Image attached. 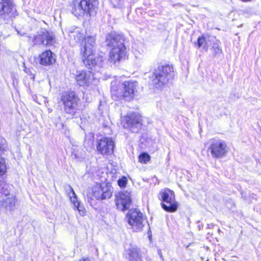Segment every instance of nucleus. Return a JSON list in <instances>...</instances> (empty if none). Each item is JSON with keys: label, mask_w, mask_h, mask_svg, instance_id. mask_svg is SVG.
I'll use <instances>...</instances> for the list:
<instances>
[{"label": "nucleus", "mask_w": 261, "mask_h": 261, "mask_svg": "<svg viewBox=\"0 0 261 261\" xmlns=\"http://www.w3.org/2000/svg\"><path fill=\"white\" fill-rule=\"evenodd\" d=\"M115 146L114 141L112 138L103 137L96 143V148L98 153L103 155H110L113 153Z\"/></svg>", "instance_id": "9"}, {"label": "nucleus", "mask_w": 261, "mask_h": 261, "mask_svg": "<svg viewBox=\"0 0 261 261\" xmlns=\"http://www.w3.org/2000/svg\"><path fill=\"white\" fill-rule=\"evenodd\" d=\"M35 44L51 45L55 42V36L52 33L47 31H42L34 38Z\"/></svg>", "instance_id": "15"}, {"label": "nucleus", "mask_w": 261, "mask_h": 261, "mask_svg": "<svg viewBox=\"0 0 261 261\" xmlns=\"http://www.w3.org/2000/svg\"><path fill=\"white\" fill-rule=\"evenodd\" d=\"M77 84L80 86H88L94 79L93 73L90 71H77L75 75Z\"/></svg>", "instance_id": "16"}, {"label": "nucleus", "mask_w": 261, "mask_h": 261, "mask_svg": "<svg viewBox=\"0 0 261 261\" xmlns=\"http://www.w3.org/2000/svg\"><path fill=\"white\" fill-rule=\"evenodd\" d=\"M85 44L84 47L81 48V54L82 60L85 66L89 68L101 67L104 61L102 56H98L95 57L94 49L95 45V36H88L85 37Z\"/></svg>", "instance_id": "2"}, {"label": "nucleus", "mask_w": 261, "mask_h": 261, "mask_svg": "<svg viewBox=\"0 0 261 261\" xmlns=\"http://www.w3.org/2000/svg\"><path fill=\"white\" fill-rule=\"evenodd\" d=\"M160 199L164 203H162L163 208L167 212H175L178 207L177 203L175 201L174 192L169 189L162 191L159 195Z\"/></svg>", "instance_id": "7"}, {"label": "nucleus", "mask_w": 261, "mask_h": 261, "mask_svg": "<svg viewBox=\"0 0 261 261\" xmlns=\"http://www.w3.org/2000/svg\"><path fill=\"white\" fill-rule=\"evenodd\" d=\"M16 203L15 197L4 189L3 181L0 180V210L14 211Z\"/></svg>", "instance_id": "6"}, {"label": "nucleus", "mask_w": 261, "mask_h": 261, "mask_svg": "<svg viewBox=\"0 0 261 261\" xmlns=\"http://www.w3.org/2000/svg\"><path fill=\"white\" fill-rule=\"evenodd\" d=\"M122 82L117 80L111 82V94L114 100H118L123 98L124 93L122 92Z\"/></svg>", "instance_id": "18"}, {"label": "nucleus", "mask_w": 261, "mask_h": 261, "mask_svg": "<svg viewBox=\"0 0 261 261\" xmlns=\"http://www.w3.org/2000/svg\"><path fill=\"white\" fill-rule=\"evenodd\" d=\"M17 15L13 0H0V18L13 17Z\"/></svg>", "instance_id": "12"}, {"label": "nucleus", "mask_w": 261, "mask_h": 261, "mask_svg": "<svg viewBox=\"0 0 261 261\" xmlns=\"http://www.w3.org/2000/svg\"><path fill=\"white\" fill-rule=\"evenodd\" d=\"M80 261H90L89 258H83Z\"/></svg>", "instance_id": "30"}, {"label": "nucleus", "mask_w": 261, "mask_h": 261, "mask_svg": "<svg viewBox=\"0 0 261 261\" xmlns=\"http://www.w3.org/2000/svg\"><path fill=\"white\" fill-rule=\"evenodd\" d=\"M66 192L71 202L73 204L75 209L78 210L81 216H84L86 215V211L83 205L77 200V196L70 186H68L66 189Z\"/></svg>", "instance_id": "17"}, {"label": "nucleus", "mask_w": 261, "mask_h": 261, "mask_svg": "<svg viewBox=\"0 0 261 261\" xmlns=\"http://www.w3.org/2000/svg\"><path fill=\"white\" fill-rule=\"evenodd\" d=\"M69 42L74 45L80 43L83 40V34L78 29H75L73 31L69 32Z\"/></svg>", "instance_id": "21"}, {"label": "nucleus", "mask_w": 261, "mask_h": 261, "mask_svg": "<svg viewBox=\"0 0 261 261\" xmlns=\"http://www.w3.org/2000/svg\"><path fill=\"white\" fill-rule=\"evenodd\" d=\"M124 128H128L133 132H137V129L142 125L141 116L137 113L128 114L122 120Z\"/></svg>", "instance_id": "10"}, {"label": "nucleus", "mask_w": 261, "mask_h": 261, "mask_svg": "<svg viewBox=\"0 0 261 261\" xmlns=\"http://www.w3.org/2000/svg\"><path fill=\"white\" fill-rule=\"evenodd\" d=\"M24 71L28 73V74H29L30 75V79H32V80H34V78H35V76L31 72V70L29 69H28L27 68H25L24 69Z\"/></svg>", "instance_id": "29"}, {"label": "nucleus", "mask_w": 261, "mask_h": 261, "mask_svg": "<svg viewBox=\"0 0 261 261\" xmlns=\"http://www.w3.org/2000/svg\"><path fill=\"white\" fill-rule=\"evenodd\" d=\"M211 42V45H212L211 49L215 56H218L222 54V50L220 46V42L215 37H211L210 38Z\"/></svg>", "instance_id": "24"}, {"label": "nucleus", "mask_w": 261, "mask_h": 261, "mask_svg": "<svg viewBox=\"0 0 261 261\" xmlns=\"http://www.w3.org/2000/svg\"><path fill=\"white\" fill-rule=\"evenodd\" d=\"M214 36H201L199 37L197 41V46L198 48L202 47L203 49L205 51H207L208 49V46L211 44V42L212 41H210V38L211 37H214Z\"/></svg>", "instance_id": "22"}, {"label": "nucleus", "mask_w": 261, "mask_h": 261, "mask_svg": "<svg viewBox=\"0 0 261 261\" xmlns=\"http://www.w3.org/2000/svg\"><path fill=\"white\" fill-rule=\"evenodd\" d=\"M4 148L0 145V155L3 152ZM7 168L6 165L5 160L4 158L0 157V175H4L6 172Z\"/></svg>", "instance_id": "25"}, {"label": "nucleus", "mask_w": 261, "mask_h": 261, "mask_svg": "<svg viewBox=\"0 0 261 261\" xmlns=\"http://www.w3.org/2000/svg\"><path fill=\"white\" fill-rule=\"evenodd\" d=\"M112 4L114 7L119 8L121 5V0H110Z\"/></svg>", "instance_id": "28"}, {"label": "nucleus", "mask_w": 261, "mask_h": 261, "mask_svg": "<svg viewBox=\"0 0 261 261\" xmlns=\"http://www.w3.org/2000/svg\"><path fill=\"white\" fill-rule=\"evenodd\" d=\"M173 76V69L168 65L159 66L155 69L152 75L150 77L151 84L156 88H161L167 84L169 81Z\"/></svg>", "instance_id": "3"}, {"label": "nucleus", "mask_w": 261, "mask_h": 261, "mask_svg": "<svg viewBox=\"0 0 261 261\" xmlns=\"http://www.w3.org/2000/svg\"><path fill=\"white\" fill-rule=\"evenodd\" d=\"M128 255L129 261H141V255L136 247H132L129 249Z\"/></svg>", "instance_id": "23"}, {"label": "nucleus", "mask_w": 261, "mask_h": 261, "mask_svg": "<svg viewBox=\"0 0 261 261\" xmlns=\"http://www.w3.org/2000/svg\"><path fill=\"white\" fill-rule=\"evenodd\" d=\"M160 253H161V251L159 250V254H160Z\"/></svg>", "instance_id": "31"}, {"label": "nucleus", "mask_w": 261, "mask_h": 261, "mask_svg": "<svg viewBox=\"0 0 261 261\" xmlns=\"http://www.w3.org/2000/svg\"><path fill=\"white\" fill-rule=\"evenodd\" d=\"M139 162L146 164L150 160V156L146 153H142L139 156Z\"/></svg>", "instance_id": "26"}, {"label": "nucleus", "mask_w": 261, "mask_h": 261, "mask_svg": "<svg viewBox=\"0 0 261 261\" xmlns=\"http://www.w3.org/2000/svg\"><path fill=\"white\" fill-rule=\"evenodd\" d=\"M115 202L118 209L122 211L128 209L132 203L130 192L124 191L118 193L116 195Z\"/></svg>", "instance_id": "14"}, {"label": "nucleus", "mask_w": 261, "mask_h": 261, "mask_svg": "<svg viewBox=\"0 0 261 261\" xmlns=\"http://www.w3.org/2000/svg\"><path fill=\"white\" fill-rule=\"evenodd\" d=\"M126 218L128 224L135 231H141L146 222L143 214L136 209L129 210Z\"/></svg>", "instance_id": "8"}, {"label": "nucleus", "mask_w": 261, "mask_h": 261, "mask_svg": "<svg viewBox=\"0 0 261 261\" xmlns=\"http://www.w3.org/2000/svg\"><path fill=\"white\" fill-rule=\"evenodd\" d=\"M40 63L44 66L53 64L55 62L56 59L54 54L49 50L42 53L39 56Z\"/></svg>", "instance_id": "20"}, {"label": "nucleus", "mask_w": 261, "mask_h": 261, "mask_svg": "<svg viewBox=\"0 0 261 261\" xmlns=\"http://www.w3.org/2000/svg\"><path fill=\"white\" fill-rule=\"evenodd\" d=\"M122 92H125L123 98H130L134 96L135 90L138 86L136 82L125 81L122 82Z\"/></svg>", "instance_id": "19"}, {"label": "nucleus", "mask_w": 261, "mask_h": 261, "mask_svg": "<svg viewBox=\"0 0 261 261\" xmlns=\"http://www.w3.org/2000/svg\"><path fill=\"white\" fill-rule=\"evenodd\" d=\"M98 5V2L96 0L76 1L73 3L72 12L76 16H83L85 14L91 16L95 14Z\"/></svg>", "instance_id": "4"}, {"label": "nucleus", "mask_w": 261, "mask_h": 261, "mask_svg": "<svg viewBox=\"0 0 261 261\" xmlns=\"http://www.w3.org/2000/svg\"><path fill=\"white\" fill-rule=\"evenodd\" d=\"M65 111L68 114L74 115L79 109V99L73 92H65L61 97Z\"/></svg>", "instance_id": "5"}, {"label": "nucleus", "mask_w": 261, "mask_h": 261, "mask_svg": "<svg viewBox=\"0 0 261 261\" xmlns=\"http://www.w3.org/2000/svg\"><path fill=\"white\" fill-rule=\"evenodd\" d=\"M209 149L213 157L222 158L227 151V146L224 141L220 140H213L211 143Z\"/></svg>", "instance_id": "13"}, {"label": "nucleus", "mask_w": 261, "mask_h": 261, "mask_svg": "<svg viewBox=\"0 0 261 261\" xmlns=\"http://www.w3.org/2000/svg\"><path fill=\"white\" fill-rule=\"evenodd\" d=\"M112 188L106 184L96 185L92 189V194L96 199H106L110 198L112 195Z\"/></svg>", "instance_id": "11"}, {"label": "nucleus", "mask_w": 261, "mask_h": 261, "mask_svg": "<svg viewBox=\"0 0 261 261\" xmlns=\"http://www.w3.org/2000/svg\"><path fill=\"white\" fill-rule=\"evenodd\" d=\"M106 44L111 47L108 60L113 64L120 62L125 59L127 49L124 43L123 38L116 33H111L107 36Z\"/></svg>", "instance_id": "1"}, {"label": "nucleus", "mask_w": 261, "mask_h": 261, "mask_svg": "<svg viewBox=\"0 0 261 261\" xmlns=\"http://www.w3.org/2000/svg\"><path fill=\"white\" fill-rule=\"evenodd\" d=\"M127 178L125 176H123L118 180V184L121 188L125 187L127 184Z\"/></svg>", "instance_id": "27"}]
</instances>
